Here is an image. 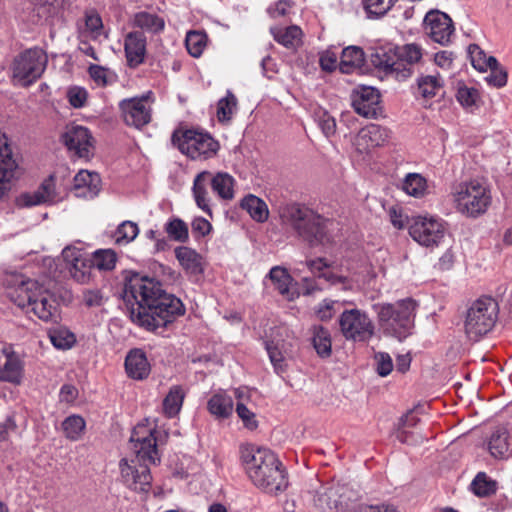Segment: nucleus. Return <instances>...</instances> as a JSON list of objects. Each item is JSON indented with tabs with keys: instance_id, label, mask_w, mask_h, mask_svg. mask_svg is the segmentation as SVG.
I'll return each mask as SVG.
<instances>
[{
	"instance_id": "nucleus-1",
	"label": "nucleus",
	"mask_w": 512,
	"mask_h": 512,
	"mask_svg": "<svg viewBox=\"0 0 512 512\" xmlns=\"http://www.w3.org/2000/svg\"><path fill=\"white\" fill-rule=\"evenodd\" d=\"M124 301L131 321L149 331L166 327L185 312L179 298L166 293L158 281L139 274L126 282Z\"/></svg>"
},
{
	"instance_id": "nucleus-2",
	"label": "nucleus",
	"mask_w": 512,
	"mask_h": 512,
	"mask_svg": "<svg viewBox=\"0 0 512 512\" xmlns=\"http://www.w3.org/2000/svg\"><path fill=\"white\" fill-rule=\"evenodd\" d=\"M130 442L136 459L130 462L122 459L119 462L122 482L137 492H148L151 487L152 476L146 462L155 464L159 461L156 437L154 431H145L144 426L134 429Z\"/></svg>"
},
{
	"instance_id": "nucleus-3",
	"label": "nucleus",
	"mask_w": 512,
	"mask_h": 512,
	"mask_svg": "<svg viewBox=\"0 0 512 512\" xmlns=\"http://www.w3.org/2000/svg\"><path fill=\"white\" fill-rule=\"evenodd\" d=\"M240 458L249 478L258 488L270 494L287 488L283 465L270 449L243 444L240 446Z\"/></svg>"
},
{
	"instance_id": "nucleus-4",
	"label": "nucleus",
	"mask_w": 512,
	"mask_h": 512,
	"mask_svg": "<svg viewBox=\"0 0 512 512\" xmlns=\"http://www.w3.org/2000/svg\"><path fill=\"white\" fill-rule=\"evenodd\" d=\"M279 214L282 221L293 228L311 246L330 243L328 225L331 223L312 209L291 203L282 206Z\"/></svg>"
},
{
	"instance_id": "nucleus-5",
	"label": "nucleus",
	"mask_w": 512,
	"mask_h": 512,
	"mask_svg": "<svg viewBox=\"0 0 512 512\" xmlns=\"http://www.w3.org/2000/svg\"><path fill=\"white\" fill-rule=\"evenodd\" d=\"M11 300L21 308L30 309L44 322H57L58 306L53 296L36 280L15 278V288L9 292Z\"/></svg>"
},
{
	"instance_id": "nucleus-6",
	"label": "nucleus",
	"mask_w": 512,
	"mask_h": 512,
	"mask_svg": "<svg viewBox=\"0 0 512 512\" xmlns=\"http://www.w3.org/2000/svg\"><path fill=\"white\" fill-rule=\"evenodd\" d=\"M416 302L411 298L394 303H376L372 309L385 335L403 341L413 333Z\"/></svg>"
},
{
	"instance_id": "nucleus-7",
	"label": "nucleus",
	"mask_w": 512,
	"mask_h": 512,
	"mask_svg": "<svg viewBox=\"0 0 512 512\" xmlns=\"http://www.w3.org/2000/svg\"><path fill=\"white\" fill-rule=\"evenodd\" d=\"M458 212L476 218L484 214L491 204V194L487 186L478 180L460 184L453 193Z\"/></svg>"
},
{
	"instance_id": "nucleus-8",
	"label": "nucleus",
	"mask_w": 512,
	"mask_h": 512,
	"mask_svg": "<svg viewBox=\"0 0 512 512\" xmlns=\"http://www.w3.org/2000/svg\"><path fill=\"white\" fill-rule=\"evenodd\" d=\"M498 304L491 297H481L467 310L464 328L470 340L478 341L486 335L497 320Z\"/></svg>"
},
{
	"instance_id": "nucleus-9",
	"label": "nucleus",
	"mask_w": 512,
	"mask_h": 512,
	"mask_svg": "<svg viewBox=\"0 0 512 512\" xmlns=\"http://www.w3.org/2000/svg\"><path fill=\"white\" fill-rule=\"evenodd\" d=\"M47 63V55L42 49L30 48L23 51L12 62V81L21 87H29L42 76Z\"/></svg>"
},
{
	"instance_id": "nucleus-10",
	"label": "nucleus",
	"mask_w": 512,
	"mask_h": 512,
	"mask_svg": "<svg viewBox=\"0 0 512 512\" xmlns=\"http://www.w3.org/2000/svg\"><path fill=\"white\" fill-rule=\"evenodd\" d=\"M172 141L181 153L192 160L209 159L219 150V143L210 134L196 130L175 132Z\"/></svg>"
},
{
	"instance_id": "nucleus-11",
	"label": "nucleus",
	"mask_w": 512,
	"mask_h": 512,
	"mask_svg": "<svg viewBox=\"0 0 512 512\" xmlns=\"http://www.w3.org/2000/svg\"><path fill=\"white\" fill-rule=\"evenodd\" d=\"M339 330L347 341L368 342L375 334L369 314L359 308L344 309L338 318Z\"/></svg>"
},
{
	"instance_id": "nucleus-12",
	"label": "nucleus",
	"mask_w": 512,
	"mask_h": 512,
	"mask_svg": "<svg viewBox=\"0 0 512 512\" xmlns=\"http://www.w3.org/2000/svg\"><path fill=\"white\" fill-rule=\"evenodd\" d=\"M447 234L445 222L433 216H416L409 225V235L422 247L440 246Z\"/></svg>"
},
{
	"instance_id": "nucleus-13",
	"label": "nucleus",
	"mask_w": 512,
	"mask_h": 512,
	"mask_svg": "<svg viewBox=\"0 0 512 512\" xmlns=\"http://www.w3.org/2000/svg\"><path fill=\"white\" fill-rule=\"evenodd\" d=\"M151 94V92H148L141 97H133L120 101L119 109L127 125L140 129L150 123L152 117L151 105L153 103Z\"/></svg>"
},
{
	"instance_id": "nucleus-14",
	"label": "nucleus",
	"mask_w": 512,
	"mask_h": 512,
	"mask_svg": "<svg viewBox=\"0 0 512 512\" xmlns=\"http://www.w3.org/2000/svg\"><path fill=\"white\" fill-rule=\"evenodd\" d=\"M66 268L74 280L88 283L92 277V264L88 255L79 248L68 246L62 251Z\"/></svg>"
},
{
	"instance_id": "nucleus-15",
	"label": "nucleus",
	"mask_w": 512,
	"mask_h": 512,
	"mask_svg": "<svg viewBox=\"0 0 512 512\" xmlns=\"http://www.w3.org/2000/svg\"><path fill=\"white\" fill-rule=\"evenodd\" d=\"M391 131L377 124H370L359 130L353 145L360 154H367L372 149L381 147L389 142Z\"/></svg>"
},
{
	"instance_id": "nucleus-16",
	"label": "nucleus",
	"mask_w": 512,
	"mask_h": 512,
	"mask_svg": "<svg viewBox=\"0 0 512 512\" xmlns=\"http://www.w3.org/2000/svg\"><path fill=\"white\" fill-rule=\"evenodd\" d=\"M62 140L67 149L79 158L88 159L93 155V138L86 127L79 125L68 127L62 135Z\"/></svg>"
},
{
	"instance_id": "nucleus-17",
	"label": "nucleus",
	"mask_w": 512,
	"mask_h": 512,
	"mask_svg": "<svg viewBox=\"0 0 512 512\" xmlns=\"http://www.w3.org/2000/svg\"><path fill=\"white\" fill-rule=\"evenodd\" d=\"M397 59L396 47H380L371 54V62L376 68L394 75L397 80H406L409 78V70L399 69Z\"/></svg>"
},
{
	"instance_id": "nucleus-18",
	"label": "nucleus",
	"mask_w": 512,
	"mask_h": 512,
	"mask_svg": "<svg viewBox=\"0 0 512 512\" xmlns=\"http://www.w3.org/2000/svg\"><path fill=\"white\" fill-rule=\"evenodd\" d=\"M57 201L58 196L55 192L54 180L50 177L44 180L37 190L20 194L16 198L15 203L19 208H29Z\"/></svg>"
},
{
	"instance_id": "nucleus-19",
	"label": "nucleus",
	"mask_w": 512,
	"mask_h": 512,
	"mask_svg": "<svg viewBox=\"0 0 512 512\" xmlns=\"http://www.w3.org/2000/svg\"><path fill=\"white\" fill-rule=\"evenodd\" d=\"M425 29L431 38L440 44L449 42L454 31L452 20L441 12H429L424 18Z\"/></svg>"
},
{
	"instance_id": "nucleus-20",
	"label": "nucleus",
	"mask_w": 512,
	"mask_h": 512,
	"mask_svg": "<svg viewBox=\"0 0 512 512\" xmlns=\"http://www.w3.org/2000/svg\"><path fill=\"white\" fill-rule=\"evenodd\" d=\"M354 110L366 118H376L381 113L380 94L372 87H363L352 100Z\"/></svg>"
},
{
	"instance_id": "nucleus-21",
	"label": "nucleus",
	"mask_w": 512,
	"mask_h": 512,
	"mask_svg": "<svg viewBox=\"0 0 512 512\" xmlns=\"http://www.w3.org/2000/svg\"><path fill=\"white\" fill-rule=\"evenodd\" d=\"M5 362L0 367V381L20 385L24 376V362L11 347L4 348Z\"/></svg>"
},
{
	"instance_id": "nucleus-22",
	"label": "nucleus",
	"mask_w": 512,
	"mask_h": 512,
	"mask_svg": "<svg viewBox=\"0 0 512 512\" xmlns=\"http://www.w3.org/2000/svg\"><path fill=\"white\" fill-rule=\"evenodd\" d=\"M124 50L127 63L130 67H137L145 60L146 37L143 32H129L124 41Z\"/></svg>"
},
{
	"instance_id": "nucleus-23",
	"label": "nucleus",
	"mask_w": 512,
	"mask_h": 512,
	"mask_svg": "<svg viewBox=\"0 0 512 512\" xmlns=\"http://www.w3.org/2000/svg\"><path fill=\"white\" fill-rule=\"evenodd\" d=\"M100 188L101 179L98 173L81 170L74 177L73 190L77 197L92 199L98 195Z\"/></svg>"
},
{
	"instance_id": "nucleus-24",
	"label": "nucleus",
	"mask_w": 512,
	"mask_h": 512,
	"mask_svg": "<svg viewBox=\"0 0 512 512\" xmlns=\"http://www.w3.org/2000/svg\"><path fill=\"white\" fill-rule=\"evenodd\" d=\"M17 163L6 139H0V199L8 190L9 182L14 178Z\"/></svg>"
},
{
	"instance_id": "nucleus-25",
	"label": "nucleus",
	"mask_w": 512,
	"mask_h": 512,
	"mask_svg": "<svg viewBox=\"0 0 512 512\" xmlns=\"http://www.w3.org/2000/svg\"><path fill=\"white\" fill-rule=\"evenodd\" d=\"M209 185V171H202L194 178L192 193L197 207L211 217L212 209L211 197L208 192Z\"/></svg>"
},
{
	"instance_id": "nucleus-26",
	"label": "nucleus",
	"mask_w": 512,
	"mask_h": 512,
	"mask_svg": "<svg viewBox=\"0 0 512 512\" xmlns=\"http://www.w3.org/2000/svg\"><path fill=\"white\" fill-rule=\"evenodd\" d=\"M268 276L274 285V289L286 300L293 301L298 297L299 294L293 287V278L285 268L275 266L270 270Z\"/></svg>"
},
{
	"instance_id": "nucleus-27",
	"label": "nucleus",
	"mask_w": 512,
	"mask_h": 512,
	"mask_svg": "<svg viewBox=\"0 0 512 512\" xmlns=\"http://www.w3.org/2000/svg\"><path fill=\"white\" fill-rule=\"evenodd\" d=\"M397 52V63H399V69L405 68L409 70V77H411L416 67H418L423 58V49L421 46L410 43L396 47Z\"/></svg>"
},
{
	"instance_id": "nucleus-28",
	"label": "nucleus",
	"mask_w": 512,
	"mask_h": 512,
	"mask_svg": "<svg viewBox=\"0 0 512 512\" xmlns=\"http://www.w3.org/2000/svg\"><path fill=\"white\" fill-rule=\"evenodd\" d=\"M125 369L129 377L142 380L150 373V364L141 349L131 350L125 358Z\"/></svg>"
},
{
	"instance_id": "nucleus-29",
	"label": "nucleus",
	"mask_w": 512,
	"mask_h": 512,
	"mask_svg": "<svg viewBox=\"0 0 512 512\" xmlns=\"http://www.w3.org/2000/svg\"><path fill=\"white\" fill-rule=\"evenodd\" d=\"M306 264L313 273H318L319 277L324 278L332 285H341L344 290L352 288V281L348 277L327 270L331 264L325 258L309 260Z\"/></svg>"
},
{
	"instance_id": "nucleus-30",
	"label": "nucleus",
	"mask_w": 512,
	"mask_h": 512,
	"mask_svg": "<svg viewBox=\"0 0 512 512\" xmlns=\"http://www.w3.org/2000/svg\"><path fill=\"white\" fill-rule=\"evenodd\" d=\"M416 97L431 99L443 94L444 81L439 74L420 75L417 78Z\"/></svg>"
},
{
	"instance_id": "nucleus-31",
	"label": "nucleus",
	"mask_w": 512,
	"mask_h": 512,
	"mask_svg": "<svg viewBox=\"0 0 512 512\" xmlns=\"http://www.w3.org/2000/svg\"><path fill=\"white\" fill-rule=\"evenodd\" d=\"M175 257L186 273L198 275L203 272L202 257L194 249L186 246L177 247Z\"/></svg>"
},
{
	"instance_id": "nucleus-32",
	"label": "nucleus",
	"mask_w": 512,
	"mask_h": 512,
	"mask_svg": "<svg viewBox=\"0 0 512 512\" xmlns=\"http://www.w3.org/2000/svg\"><path fill=\"white\" fill-rule=\"evenodd\" d=\"M209 183L212 190L222 200H232L234 198L235 179L227 172H217L213 175L209 172Z\"/></svg>"
},
{
	"instance_id": "nucleus-33",
	"label": "nucleus",
	"mask_w": 512,
	"mask_h": 512,
	"mask_svg": "<svg viewBox=\"0 0 512 512\" xmlns=\"http://www.w3.org/2000/svg\"><path fill=\"white\" fill-rule=\"evenodd\" d=\"M488 449L490 454L497 459H503L508 456L509 452V432L504 426H498L492 432Z\"/></svg>"
},
{
	"instance_id": "nucleus-34",
	"label": "nucleus",
	"mask_w": 512,
	"mask_h": 512,
	"mask_svg": "<svg viewBox=\"0 0 512 512\" xmlns=\"http://www.w3.org/2000/svg\"><path fill=\"white\" fill-rule=\"evenodd\" d=\"M364 52L358 46H349L343 49L339 69L342 73L350 74L360 69L364 64Z\"/></svg>"
},
{
	"instance_id": "nucleus-35",
	"label": "nucleus",
	"mask_w": 512,
	"mask_h": 512,
	"mask_svg": "<svg viewBox=\"0 0 512 512\" xmlns=\"http://www.w3.org/2000/svg\"><path fill=\"white\" fill-rule=\"evenodd\" d=\"M207 409L216 418H228L233 412V400L225 393H216L208 400Z\"/></svg>"
},
{
	"instance_id": "nucleus-36",
	"label": "nucleus",
	"mask_w": 512,
	"mask_h": 512,
	"mask_svg": "<svg viewBox=\"0 0 512 512\" xmlns=\"http://www.w3.org/2000/svg\"><path fill=\"white\" fill-rule=\"evenodd\" d=\"M287 346L286 342L274 339L266 342V350L276 373H281L285 370Z\"/></svg>"
},
{
	"instance_id": "nucleus-37",
	"label": "nucleus",
	"mask_w": 512,
	"mask_h": 512,
	"mask_svg": "<svg viewBox=\"0 0 512 512\" xmlns=\"http://www.w3.org/2000/svg\"><path fill=\"white\" fill-rule=\"evenodd\" d=\"M241 207L257 222H264L268 219L269 211L266 203L255 195H248L241 201Z\"/></svg>"
},
{
	"instance_id": "nucleus-38",
	"label": "nucleus",
	"mask_w": 512,
	"mask_h": 512,
	"mask_svg": "<svg viewBox=\"0 0 512 512\" xmlns=\"http://www.w3.org/2000/svg\"><path fill=\"white\" fill-rule=\"evenodd\" d=\"M133 26L150 33H157L164 29L163 18L149 12H138L133 17Z\"/></svg>"
},
{
	"instance_id": "nucleus-39",
	"label": "nucleus",
	"mask_w": 512,
	"mask_h": 512,
	"mask_svg": "<svg viewBox=\"0 0 512 512\" xmlns=\"http://www.w3.org/2000/svg\"><path fill=\"white\" fill-rule=\"evenodd\" d=\"M402 190L414 198H422L427 191V181L419 173H408L401 185Z\"/></svg>"
},
{
	"instance_id": "nucleus-40",
	"label": "nucleus",
	"mask_w": 512,
	"mask_h": 512,
	"mask_svg": "<svg viewBox=\"0 0 512 512\" xmlns=\"http://www.w3.org/2000/svg\"><path fill=\"white\" fill-rule=\"evenodd\" d=\"M312 344L317 354L322 358H327L332 352V342L330 332L322 326L312 328Z\"/></svg>"
},
{
	"instance_id": "nucleus-41",
	"label": "nucleus",
	"mask_w": 512,
	"mask_h": 512,
	"mask_svg": "<svg viewBox=\"0 0 512 512\" xmlns=\"http://www.w3.org/2000/svg\"><path fill=\"white\" fill-rule=\"evenodd\" d=\"M185 393L181 386H172L163 400V412L172 418L176 416L183 405Z\"/></svg>"
},
{
	"instance_id": "nucleus-42",
	"label": "nucleus",
	"mask_w": 512,
	"mask_h": 512,
	"mask_svg": "<svg viewBox=\"0 0 512 512\" xmlns=\"http://www.w3.org/2000/svg\"><path fill=\"white\" fill-rule=\"evenodd\" d=\"M274 39L286 48H295L301 42L302 31L298 26L292 25L286 28L272 30Z\"/></svg>"
},
{
	"instance_id": "nucleus-43",
	"label": "nucleus",
	"mask_w": 512,
	"mask_h": 512,
	"mask_svg": "<svg viewBox=\"0 0 512 512\" xmlns=\"http://www.w3.org/2000/svg\"><path fill=\"white\" fill-rule=\"evenodd\" d=\"M472 66L481 72H487L488 67L498 65V61L493 56H487L486 53L476 44H472L468 48Z\"/></svg>"
},
{
	"instance_id": "nucleus-44",
	"label": "nucleus",
	"mask_w": 512,
	"mask_h": 512,
	"mask_svg": "<svg viewBox=\"0 0 512 512\" xmlns=\"http://www.w3.org/2000/svg\"><path fill=\"white\" fill-rule=\"evenodd\" d=\"M237 98L231 91H227L226 96L217 103V118L220 122L226 123L232 119L237 110Z\"/></svg>"
},
{
	"instance_id": "nucleus-45",
	"label": "nucleus",
	"mask_w": 512,
	"mask_h": 512,
	"mask_svg": "<svg viewBox=\"0 0 512 512\" xmlns=\"http://www.w3.org/2000/svg\"><path fill=\"white\" fill-rule=\"evenodd\" d=\"M165 232L174 241L185 243L189 239L187 224L180 218H171L165 224Z\"/></svg>"
},
{
	"instance_id": "nucleus-46",
	"label": "nucleus",
	"mask_w": 512,
	"mask_h": 512,
	"mask_svg": "<svg viewBox=\"0 0 512 512\" xmlns=\"http://www.w3.org/2000/svg\"><path fill=\"white\" fill-rule=\"evenodd\" d=\"M85 426V420L78 415L69 416L62 422V429L65 436L72 441L80 439Z\"/></svg>"
},
{
	"instance_id": "nucleus-47",
	"label": "nucleus",
	"mask_w": 512,
	"mask_h": 512,
	"mask_svg": "<svg viewBox=\"0 0 512 512\" xmlns=\"http://www.w3.org/2000/svg\"><path fill=\"white\" fill-rule=\"evenodd\" d=\"M116 259V253L111 249L97 250L90 258V263L93 270H112L115 267Z\"/></svg>"
},
{
	"instance_id": "nucleus-48",
	"label": "nucleus",
	"mask_w": 512,
	"mask_h": 512,
	"mask_svg": "<svg viewBox=\"0 0 512 512\" xmlns=\"http://www.w3.org/2000/svg\"><path fill=\"white\" fill-rule=\"evenodd\" d=\"M185 42L188 53L197 58L206 47L207 35L200 31H190L186 35Z\"/></svg>"
},
{
	"instance_id": "nucleus-49",
	"label": "nucleus",
	"mask_w": 512,
	"mask_h": 512,
	"mask_svg": "<svg viewBox=\"0 0 512 512\" xmlns=\"http://www.w3.org/2000/svg\"><path fill=\"white\" fill-rule=\"evenodd\" d=\"M49 338L54 347L69 349L76 342L75 335L65 328H56L49 332Z\"/></svg>"
},
{
	"instance_id": "nucleus-50",
	"label": "nucleus",
	"mask_w": 512,
	"mask_h": 512,
	"mask_svg": "<svg viewBox=\"0 0 512 512\" xmlns=\"http://www.w3.org/2000/svg\"><path fill=\"white\" fill-rule=\"evenodd\" d=\"M138 225L132 221H123L115 232V242L120 245H126L132 242L138 235Z\"/></svg>"
},
{
	"instance_id": "nucleus-51",
	"label": "nucleus",
	"mask_w": 512,
	"mask_h": 512,
	"mask_svg": "<svg viewBox=\"0 0 512 512\" xmlns=\"http://www.w3.org/2000/svg\"><path fill=\"white\" fill-rule=\"evenodd\" d=\"M472 488L476 495L484 497L495 492L496 483L490 480L485 473H478L472 482Z\"/></svg>"
},
{
	"instance_id": "nucleus-52",
	"label": "nucleus",
	"mask_w": 512,
	"mask_h": 512,
	"mask_svg": "<svg viewBox=\"0 0 512 512\" xmlns=\"http://www.w3.org/2000/svg\"><path fill=\"white\" fill-rule=\"evenodd\" d=\"M398 0H362L364 9L369 15H385Z\"/></svg>"
},
{
	"instance_id": "nucleus-53",
	"label": "nucleus",
	"mask_w": 512,
	"mask_h": 512,
	"mask_svg": "<svg viewBox=\"0 0 512 512\" xmlns=\"http://www.w3.org/2000/svg\"><path fill=\"white\" fill-rule=\"evenodd\" d=\"M38 13L45 17L57 15L64 8V0H32Z\"/></svg>"
},
{
	"instance_id": "nucleus-54",
	"label": "nucleus",
	"mask_w": 512,
	"mask_h": 512,
	"mask_svg": "<svg viewBox=\"0 0 512 512\" xmlns=\"http://www.w3.org/2000/svg\"><path fill=\"white\" fill-rule=\"evenodd\" d=\"M348 302H339L331 299H324L321 303H319L316 313L317 316L322 320H330L336 312L340 310V306L347 304Z\"/></svg>"
},
{
	"instance_id": "nucleus-55",
	"label": "nucleus",
	"mask_w": 512,
	"mask_h": 512,
	"mask_svg": "<svg viewBox=\"0 0 512 512\" xmlns=\"http://www.w3.org/2000/svg\"><path fill=\"white\" fill-rule=\"evenodd\" d=\"M488 70L489 74L484 79L490 86L500 88L506 85L507 72L499 64L494 67H488Z\"/></svg>"
},
{
	"instance_id": "nucleus-56",
	"label": "nucleus",
	"mask_w": 512,
	"mask_h": 512,
	"mask_svg": "<svg viewBox=\"0 0 512 512\" xmlns=\"http://www.w3.org/2000/svg\"><path fill=\"white\" fill-rule=\"evenodd\" d=\"M315 120L326 137H330L336 132V121L326 111L316 113Z\"/></svg>"
},
{
	"instance_id": "nucleus-57",
	"label": "nucleus",
	"mask_w": 512,
	"mask_h": 512,
	"mask_svg": "<svg viewBox=\"0 0 512 512\" xmlns=\"http://www.w3.org/2000/svg\"><path fill=\"white\" fill-rule=\"evenodd\" d=\"M67 97L70 105L76 109H79L85 106L88 98V93L86 89L74 86L68 90Z\"/></svg>"
},
{
	"instance_id": "nucleus-58",
	"label": "nucleus",
	"mask_w": 512,
	"mask_h": 512,
	"mask_svg": "<svg viewBox=\"0 0 512 512\" xmlns=\"http://www.w3.org/2000/svg\"><path fill=\"white\" fill-rule=\"evenodd\" d=\"M236 413L247 429L255 430L258 427V422L256 420L255 414L251 410H249L243 403H237Z\"/></svg>"
},
{
	"instance_id": "nucleus-59",
	"label": "nucleus",
	"mask_w": 512,
	"mask_h": 512,
	"mask_svg": "<svg viewBox=\"0 0 512 512\" xmlns=\"http://www.w3.org/2000/svg\"><path fill=\"white\" fill-rule=\"evenodd\" d=\"M375 361H376V371L377 373L385 377L391 373L393 370V362L392 358L388 353L385 352H378L375 354Z\"/></svg>"
},
{
	"instance_id": "nucleus-60",
	"label": "nucleus",
	"mask_w": 512,
	"mask_h": 512,
	"mask_svg": "<svg viewBox=\"0 0 512 512\" xmlns=\"http://www.w3.org/2000/svg\"><path fill=\"white\" fill-rule=\"evenodd\" d=\"M88 72L98 86H106L108 84V70L106 68L99 65H90Z\"/></svg>"
},
{
	"instance_id": "nucleus-61",
	"label": "nucleus",
	"mask_w": 512,
	"mask_h": 512,
	"mask_svg": "<svg viewBox=\"0 0 512 512\" xmlns=\"http://www.w3.org/2000/svg\"><path fill=\"white\" fill-rule=\"evenodd\" d=\"M477 96L478 93L473 88L460 87L457 91V100L463 106H472L475 103Z\"/></svg>"
},
{
	"instance_id": "nucleus-62",
	"label": "nucleus",
	"mask_w": 512,
	"mask_h": 512,
	"mask_svg": "<svg viewBox=\"0 0 512 512\" xmlns=\"http://www.w3.org/2000/svg\"><path fill=\"white\" fill-rule=\"evenodd\" d=\"M85 26L94 36H98L103 28L101 17L94 12H88L85 16Z\"/></svg>"
},
{
	"instance_id": "nucleus-63",
	"label": "nucleus",
	"mask_w": 512,
	"mask_h": 512,
	"mask_svg": "<svg viewBox=\"0 0 512 512\" xmlns=\"http://www.w3.org/2000/svg\"><path fill=\"white\" fill-rule=\"evenodd\" d=\"M103 295L98 289H89L83 292V303L87 307H98L103 304Z\"/></svg>"
},
{
	"instance_id": "nucleus-64",
	"label": "nucleus",
	"mask_w": 512,
	"mask_h": 512,
	"mask_svg": "<svg viewBox=\"0 0 512 512\" xmlns=\"http://www.w3.org/2000/svg\"><path fill=\"white\" fill-rule=\"evenodd\" d=\"M192 232L200 237H204L210 233L212 225L203 217H196L191 223Z\"/></svg>"
}]
</instances>
